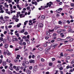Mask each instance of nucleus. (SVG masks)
Returning <instances> with one entry per match:
<instances>
[{
    "label": "nucleus",
    "instance_id": "obj_36",
    "mask_svg": "<svg viewBox=\"0 0 74 74\" xmlns=\"http://www.w3.org/2000/svg\"><path fill=\"white\" fill-rule=\"evenodd\" d=\"M43 49L42 47H40L38 48V50H39V51H42Z\"/></svg>",
    "mask_w": 74,
    "mask_h": 74
},
{
    "label": "nucleus",
    "instance_id": "obj_51",
    "mask_svg": "<svg viewBox=\"0 0 74 74\" xmlns=\"http://www.w3.org/2000/svg\"><path fill=\"white\" fill-rule=\"evenodd\" d=\"M53 31H54V29H53V30H50L49 29V31L50 32H53Z\"/></svg>",
    "mask_w": 74,
    "mask_h": 74
},
{
    "label": "nucleus",
    "instance_id": "obj_49",
    "mask_svg": "<svg viewBox=\"0 0 74 74\" xmlns=\"http://www.w3.org/2000/svg\"><path fill=\"white\" fill-rule=\"evenodd\" d=\"M57 32L58 33H60L61 32V30H58L57 31Z\"/></svg>",
    "mask_w": 74,
    "mask_h": 74
},
{
    "label": "nucleus",
    "instance_id": "obj_56",
    "mask_svg": "<svg viewBox=\"0 0 74 74\" xmlns=\"http://www.w3.org/2000/svg\"><path fill=\"white\" fill-rule=\"evenodd\" d=\"M67 22L68 23V24H70V21L69 20L67 21Z\"/></svg>",
    "mask_w": 74,
    "mask_h": 74
},
{
    "label": "nucleus",
    "instance_id": "obj_57",
    "mask_svg": "<svg viewBox=\"0 0 74 74\" xmlns=\"http://www.w3.org/2000/svg\"><path fill=\"white\" fill-rule=\"evenodd\" d=\"M73 40H74V39L73 38H71V39H70V40H69V41L70 42L73 41Z\"/></svg>",
    "mask_w": 74,
    "mask_h": 74
},
{
    "label": "nucleus",
    "instance_id": "obj_15",
    "mask_svg": "<svg viewBox=\"0 0 74 74\" xmlns=\"http://www.w3.org/2000/svg\"><path fill=\"white\" fill-rule=\"evenodd\" d=\"M39 27H43V24L41 23H40L38 25Z\"/></svg>",
    "mask_w": 74,
    "mask_h": 74
},
{
    "label": "nucleus",
    "instance_id": "obj_50",
    "mask_svg": "<svg viewBox=\"0 0 74 74\" xmlns=\"http://www.w3.org/2000/svg\"><path fill=\"white\" fill-rule=\"evenodd\" d=\"M15 34L16 36H17L18 37H19V34L18 33L16 34Z\"/></svg>",
    "mask_w": 74,
    "mask_h": 74
},
{
    "label": "nucleus",
    "instance_id": "obj_62",
    "mask_svg": "<svg viewBox=\"0 0 74 74\" xmlns=\"http://www.w3.org/2000/svg\"><path fill=\"white\" fill-rule=\"evenodd\" d=\"M60 74H64V73H63V72H62V71H60Z\"/></svg>",
    "mask_w": 74,
    "mask_h": 74
},
{
    "label": "nucleus",
    "instance_id": "obj_37",
    "mask_svg": "<svg viewBox=\"0 0 74 74\" xmlns=\"http://www.w3.org/2000/svg\"><path fill=\"white\" fill-rule=\"evenodd\" d=\"M12 64L10 63L9 64V67H12Z\"/></svg>",
    "mask_w": 74,
    "mask_h": 74
},
{
    "label": "nucleus",
    "instance_id": "obj_41",
    "mask_svg": "<svg viewBox=\"0 0 74 74\" xmlns=\"http://www.w3.org/2000/svg\"><path fill=\"white\" fill-rule=\"evenodd\" d=\"M49 53V51L48 50H47L45 52V54H48Z\"/></svg>",
    "mask_w": 74,
    "mask_h": 74
},
{
    "label": "nucleus",
    "instance_id": "obj_35",
    "mask_svg": "<svg viewBox=\"0 0 74 74\" xmlns=\"http://www.w3.org/2000/svg\"><path fill=\"white\" fill-rule=\"evenodd\" d=\"M0 41H3V38L2 37L0 38Z\"/></svg>",
    "mask_w": 74,
    "mask_h": 74
},
{
    "label": "nucleus",
    "instance_id": "obj_25",
    "mask_svg": "<svg viewBox=\"0 0 74 74\" xmlns=\"http://www.w3.org/2000/svg\"><path fill=\"white\" fill-rule=\"evenodd\" d=\"M25 29H23V30H22L21 31V33H24V32H25Z\"/></svg>",
    "mask_w": 74,
    "mask_h": 74
},
{
    "label": "nucleus",
    "instance_id": "obj_22",
    "mask_svg": "<svg viewBox=\"0 0 74 74\" xmlns=\"http://www.w3.org/2000/svg\"><path fill=\"white\" fill-rule=\"evenodd\" d=\"M8 47V45L7 44H6L5 45L4 47L5 48H7Z\"/></svg>",
    "mask_w": 74,
    "mask_h": 74
},
{
    "label": "nucleus",
    "instance_id": "obj_13",
    "mask_svg": "<svg viewBox=\"0 0 74 74\" xmlns=\"http://www.w3.org/2000/svg\"><path fill=\"white\" fill-rule=\"evenodd\" d=\"M6 53L8 55L10 56V55H11V53H10V52H9L8 50H6Z\"/></svg>",
    "mask_w": 74,
    "mask_h": 74
},
{
    "label": "nucleus",
    "instance_id": "obj_31",
    "mask_svg": "<svg viewBox=\"0 0 74 74\" xmlns=\"http://www.w3.org/2000/svg\"><path fill=\"white\" fill-rule=\"evenodd\" d=\"M46 34L47 36H49V35L50 34V33H49V32H48V31H47L46 32Z\"/></svg>",
    "mask_w": 74,
    "mask_h": 74
},
{
    "label": "nucleus",
    "instance_id": "obj_44",
    "mask_svg": "<svg viewBox=\"0 0 74 74\" xmlns=\"http://www.w3.org/2000/svg\"><path fill=\"white\" fill-rule=\"evenodd\" d=\"M24 34H25V35H27L28 34V33H27V32H25V33H24Z\"/></svg>",
    "mask_w": 74,
    "mask_h": 74
},
{
    "label": "nucleus",
    "instance_id": "obj_64",
    "mask_svg": "<svg viewBox=\"0 0 74 74\" xmlns=\"http://www.w3.org/2000/svg\"><path fill=\"white\" fill-rule=\"evenodd\" d=\"M12 25H10L8 26V28H11L12 27Z\"/></svg>",
    "mask_w": 74,
    "mask_h": 74
},
{
    "label": "nucleus",
    "instance_id": "obj_6",
    "mask_svg": "<svg viewBox=\"0 0 74 74\" xmlns=\"http://www.w3.org/2000/svg\"><path fill=\"white\" fill-rule=\"evenodd\" d=\"M32 41V44H34L35 42V38H32V39H31Z\"/></svg>",
    "mask_w": 74,
    "mask_h": 74
},
{
    "label": "nucleus",
    "instance_id": "obj_1",
    "mask_svg": "<svg viewBox=\"0 0 74 74\" xmlns=\"http://www.w3.org/2000/svg\"><path fill=\"white\" fill-rule=\"evenodd\" d=\"M58 45V44H56L55 45H54L53 44H52L51 45V46H52V47H53V49H55V48H56V47Z\"/></svg>",
    "mask_w": 74,
    "mask_h": 74
},
{
    "label": "nucleus",
    "instance_id": "obj_11",
    "mask_svg": "<svg viewBox=\"0 0 74 74\" xmlns=\"http://www.w3.org/2000/svg\"><path fill=\"white\" fill-rule=\"evenodd\" d=\"M18 41V39L17 38H13V41Z\"/></svg>",
    "mask_w": 74,
    "mask_h": 74
},
{
    "label": "nucleus",
    "instance_id": "obj_23",
    "mask_svg": "<svg viewBox=\"0 0 74 74\" xmlns=\"http://www.w3.org/2000/svg\"><path fill=\"white\" fill-rule=\"evenodd\" d=\"M3 5H0V11L3 10Z\"/></svg>",
    "mask_w": 74,
    "mask_h": 74
},
{
    "label": "nucleus",
    "instance_id": "obj_55",
    "mask_svg": "<svg viewBox=\"0 0 74 74\" xmlns=\"http://www.w3.org/2000/svg\"><path fill=\"white\" fill-rule=\"evenodd\" d=\"M49 65L50 66H52V63L50 62L49 63Z\"/></svg>",
    "mask_w": 74,
    "mask_h": 74
},
{
    "label": "nucleus",
    "instance_id": "obj_4",
    "mask_svg": "<svg viewBox=\"0 0 74 74\" xmlns=\"http://www.w3.org/2000/svg\"><path fill=\"white\" fill-rule=\"evenodd\" d=\"M48 7V6H41V8L42 10H44L45 8H47Z\"/></svg>",
    "mask_w": 74,
    "mask_h": 74
},
{
    "label": "nucleus",
    "instance_id": "obj_19",
    "mask_svg": "<svg viewBox=\"0 0 74 74\" xmlns=\"http://www.w3.org/2000/svg\"><path fill=\"white\" fill-rule=\"evenodd\" d=\"M22 65L23 66H24L25 69H26L27 68V66L24 63H23Z\"/></svg>",
    "mask_w": 74,
    "mask_h": 74
},
{
    "label": "nucleus",
    "instance_id": "obj_3",
    "mask_svg": "<svg viewBox=\"0 0 74 74\" xmlns=\"http://www.w3.org/2000/svg\"><path fill=\"white\" fill-rule=\"evenodd\" d=\"M62 10H63V9L62 8H59L56 10V12L57 13H60L61 11H62Z\"/></svg>",
    "mask_w": 74,
    "mask_h": 74
},
{
    "label": "nucleus",
    "instance_id": "obj_28",
    "mask_svg": "<svg viewBox=\"0 0 74 74\" xmlns=\"http://www.w3.org/2000/svg\"><path fill=\"white\" fill-rule=\"evenodd\" d=\"M5 22H6V20H3L1 21V23H5Z\"/></svg>",
    "mask_w": 74,
    "mask_h": 74
},
{
    "label": "nucleus",
    "instance_id": "obj_46",
    "mask_svg": "<svg viewBox=\"0 0 74 74\" xmlns=\"http://www.w3.org/2000/svg\"><path fill=\"white\" fill-rule=\"evenodd\" d=\"M71 7H74V3H72L71 4Z\"/></svg>",
    "mask_w": 74,
    "mask_h": 74
},
{
    "label": "nucleus",
    "instance_id": "obj_60",
    "mask_svg": "<svg viewBox=\"0 0 74 74\" xmlns=\"http://www.w3.org/2000/svg\"><path fill=\"white\" fill-rule=\"evenodd\" d=\"M64 27L65 29H67V28H68V27H68V26H64Z\"/></svg>",
    "mask_w": 74,
    "mask_h": 74
},
{
    "label": "nucleus",
    "instance_id": "obj_9",
    "mask_svg": "<svg viewBox=\"0 0 74 74\" xmlns=\"http://www.w3.org/2000/svg\"><path fill=\"white\" fill-rule=\"evenodd\" d=\"M52 47V46H49V47H48L47 49H46V50H47V51H49V50H50V49L51 48V47Z\"/></svg>",
    "mask_w": 74,
    "mask_h": 74
},
{
    "label": "nucleus",
    "instance_id": "obj_17",
    "mask_svg": "<svg viewBox=\"0 0 74 74\" xmlns=\"http://www.w3.org/2000/svg\"><path fill=\"white\" fill-rule=\"evenodd\" d=\"M57 41H62L63 40H64V39H61L60 38H58V39H57Z\"/></svg>",
    "mask_w": 74,
    "mask_h": 74
},
{
    "label": "nucleus",
    "instance_id": "obj_30",
    "mask_svg": "<svg viewBox=\"0 0 74 74\" xmlns=\"http://www.w3.org/2000/svg\"><path fill=\"white\" fill-rule=\"evenodd\" d=\"M0 19L1 20H3V15H1L0 17Z\"/></svg>",
    "mask_w": 74,
    "mask_h": 74
},
{
    "label": "nucleus",
    "instance_id": "obj_42",
    "mask_svg": "<svg viewBox=\"0 0 74 74\" xmlns=\"http://www.w3.org/2000/svg\"><path fill=\"white\" fill-rule=\"evenodd\" d=\"M16 18V17L15 16V15H14L13 16V17L12 18V19L13 20H14V19H15Z\"/></svg>",
    "mask_w": 74,
    "mask_h": 74
},
{
    "label": "nucleus",
    "instance_id": "obj_12",
    "mask_svg": "<svg viewBox=\"0 0 74 74\" xmlns=\"http://www.w3.org/2000/svg\"><path fill=\"white\" fill-rule=\"evenodd\" d=\"M4 18L6 19V21H8V19H9V17L7 16H5Z\"/></svg>",
    "mask_w": 74,
    "mask_h": 74
},
{
    "label": "nucleus",
    "instance_id": "obj_21",
    "mask_svg": "<svg viewBox=\"0 0 74 74\" xmlns=\"http://www.w3.org/2000/svg\"><path fill=\"white\" fill-rule=\"evenodd\" d=\"M6 62H7V63H11V60H8V59H7L6 60Z\"/></svg>",
    "mask_w": 74,
    "mask_h": 74
},
{
    "label": "nucleus",
    "instance_id": "obj_40",
    "mask_svg": "<svg viewBox=\"0 0 74 74\" xmlns=\"http://www.w3.org/2000/svg\"><path fill=\"white\" fill-rule=\"evenodd\" d=\"M43 46L44 47H46L47 46V44H43Z\"/></svg>",
    "mask_w": 74,
    "mask_h": 74
},
{
    "label": "nucleus",
    "instance_id": "obj_59",
    "mask_svg": "<svg viewBox=\"0 0 74 74\" xmlns=\"http://www.w3.org/2000/svg\"><path fill=\"white\" fill-rule=\"evenodd\" d=\"M30 7L28 6L27 8V10H30Z\"/></svg>",
    "mask_w": 74,
    "mask_h": 74
},
{
    "label": "nucleus",
    "instance_id": "obj_26",
    "mask_svg": "<svg viewBox=\"0 0 74 74\" xmlns=\"http://www.w3.org/2000/svg\"><path fill=\"white\" fill-rule=\"evenodd\" d=\"M66 51H70V52H72V51H73V49H67Z\"/></svg>",
    "mask_w": 74,
    "mask_h": 74
},
{
    "label": "nucleus",
    "instance_id": "obj_61",
    "mask_svg": "<svg viewBox=\"0 0 74 74\" xmlns=\"http://www.w3.org/2000/svg\"><path fill=\"white\" fill-rule=\"evenodd\" d=\"M1 36L2 37H3L4 36V34H1Z\"/></svg>",
    "mask_w": 74,
    "mask_h": 74
},
{
    "label": "nucleus",
    "instance_id": "obj_52",
    "mask_svg": "<svg viewBox=\"0 0 74 74\" xmlns=\"http://www.w3.org/2000/svg\"><path fill=\"white\" fill-rule=\"evenodd\" d=\"M41 62H44L45 61V60L43 58H41Z\"/></svg>",
    "mask_w": 74,
    "mask_h": 74
},
{
    "label": "nucleus",
    "instance_id": "obj_39",
    "mask_svg": "<svg viewBox=\"0 0 74 74\" xmlns=\"http://www.w3.org/2000/svg\"><path fill=\"white\" fill-rule=\"evenodd\" d=\"M61 32H66V30L65 29H62L61 30Z\"/></svg>",
    "mask_w": 74,
    "mask_h": 74
},
{
    "label": "nucleus",
    "instance_id": "obj_58",
    "mask_svg": "<svg viewBox=\"0 0 74 74\" xmlns=\"http://www.w3.org/2000/svg\"><path fill=\"white\" fill-rule=\"evenodd\" d=\"M12 24H13V25H14V22H10L9 23V25H11Z\"/></svg>",
    "mask_w": 74,
    "mask_h": 74
},
{
    "label": "nucleus",
    "instance_id": "obj_63",
    "mask_svg": "<svg viewBox=\"0 0 74 74\" xmlns=\"http://www.w3.org/2000/svg\"><path fill=\"white\" fill-rule=\"evenodd\" d=\"M33 68V67L32 66H30L29 67V70H32Z\"/></svg>",
    "mask_w": 74,
    "mask_h": 74
},
{
    "label": "nucleus",
    "instance_id": "obj_45",
    "mask_svg": "<svg viewBox=\"0 0 74 74\" xmlns=\"http://www.w3.org/2000/svg\"><path fill=\"white\" fill-rule=\"evenodd\" d=\"M15 20H16V22H18L19 21V19L18 18H16L15 19Z\"/></svg>",
    "mask_w": 74,
    "mask_h": 74
},
{
    "label": "nucleus",
    "instance_id": "obj_14",
    "mask_svg": "<svg viewBox=\"0 0 74 74\" xmlns=\"http://www.w3.org/2000/svg\"><path fill=\"white\" fill-rule=\"evenodd\" d=\"M22 24L21 23H19V24H18L16 25L17 27H19Z\"/></svg>",
    "mask_w": 74,
    "mask_h": 74
},
{
    "label": "nucleus",
    "instance_id": "obj_47",
    "mask_svg": "<svg viewBox=\"0 0 74 74\" xmlns=\"http://www.w3.org/2000/svg\"><path fill=\"white\" fill-rule=\"evenodd\" d=\"M6 40H7L6 39H4L3 40V43H5V42H6Z\"/></svg>",
    "mask_w": 74,
    "mask_h": 74
},
{
    "label": "nucleus",
    "instance_id": "obj_48",
    "mask_svg": "<svg viewBox=\"0 0 74 74\" xmlns=\"http://www.w3.org/2000/svg\"><path fill=\"white\" fill-rule=\"evenodd\" d=\"M12 0H8V3H11L12 2Z\"/></svg>",
    "mask_w": 74,
    "mask_h": 74
},
{
    "label": "nucleus",
    "instance_id": "obj_32",
    "mask_svg": "<svg viewBox=\"0 0 74 74\" xmlns=\"http://www.w3.org/2000/svg\"><path fill=\"white\" fill-rule=\"evenodd\" d=\"M60 35L61 37H64V35L63 34V33H61L60 34Z\"/></svg>",
    "mask_w": 74,
    "mask_h": 74
},
{
    "label": "nucleus",
    "instance_id": "obj_20",
    "mask_svg": "<svg viewBox=\"0 0 74 74\" xmlns=\"http://www.w3.org/2000/svg\"><path fill=\"white\" fill-rule=\"evenodd\" d=\"M20 57L21 56H20V55H17L16 58V59H19V58H20Z\"/></svg>",
    "mask_w": 74,
    "mask_h": 74
},
{
    "label": "nucleus",
    "instance_id": "obj_29",
    "mask_svg": "<svg viewBox=\"0 0 74 74\" xmlns=\"http://www.w3.org/2000/svg\"><path fill=\"white\" fill-rule=\"evenodd\" d=\"M41 19H45V16H42L41 17Z\"/></svg>",
    "mask_w": 74,
    "mask_h": 74
},
{
    "label": "nucleus",
    "instance_id": "obj_27",
    "mask_svg": "<svg viewBox=\"0 0 74 74\" xmlns=\"http://www.w3.org/2000/svg\"><path fill=\"white\" fill-rule=\"evenodd\" d=\"M9 5L10 6V8L11 9H12V5L10 4H9Z\"/></svg>",
    "mask_w": 74,
    "mask_h": 74
},
{
    "label": "nucleus",
    "instance_id": "obj_2",
    "mask_svg": "<svg viewBox=\"0 0 74 74\" xmlns=\"http://www.w3.org/2000/svg\"><path fill=\"white\" fill-rule=\"evenodd\" d=\"M53 4V3L52 2H50L49 3H47V5L46 6H48L49 7H50L51 6V5Z\"/></svg>",
    "mask_w": 74,
    "mask_h": 74
},
{
    "label": "nucleus",
    "instance_id": "obj_43",
    "mask_svg": "<svg viewBox=\"0 0 74 74\" xmlns=\"http://www.w3.org/2000/svg\"><path fill=\"white\" fill-rule=\"evenodd\" d=\"M59 69L60 70H62L63 69V67H61L59 68Z\"/></svg>",
    "mask_w": 74,
    "mask_h": 74
},
{
    "label": "nucleus",
    "instance_id": "obj_5",
    "mask_svg": "<svg viewBox=\"0 0 74 74\" xmlns=\"http://www.w3.org/2000/svg\"><path fill=\"white\" fill-rule=\"evenodd\" d=\"M26 72L27 74H31L32 73V71L29 70L27 69L26 70Z\"/></svg>",
    "mask_w": 74,
    "mask_h": 74
},
{
    "label": "nucleus",
    "instance_id": "obj_8",
    "mask_svg": "<svg viewBox=\"0 0 74 74\" xmlns=\"http://www.w3.org/2000/svg\"><path fill=\"white\" fill-rule=\"evenodd\" d=\"M8 40L10 42L11 41V37L10 36H8L7 38Z\"/></svg>",
    "mask_w": 74,
    "mask_h": 74
},
{
    "label": "nucleus",
    "instance_id": "obj_34",
    "mask_svg": "<svg viewBox=\"0 0 74 74\" xmlns=\"http://www.w3.org/2000/svg\"><path fill=\"white\" fill-rule=\"evenodd\" d=\"M25 64H29V62L27 61H25Z\"/></svg>",
    "mask_w": 74,
    "mask_h": 74
},
{
    "label": "nucleus",
    "instance_id": "obj_24",
    "mask_svg": "<svg viewBox=\"0 0 74 74\" xmlns=\"http://www.w3.org/2000/svg\"><path fill=\"white\" fill-rule=\"evenodd\" d=\"M3 64V66H5L7 64V63H6V62H2Z\"/></svg>",
    "mask_w": 74,
    "mask_h": 74
},
{
    "label": "nucleus",
    "instance_id": "obj_16",
    "mask_svg": "<svg viewBox=\"0 0 74 74\" xmlns=\"http://www.w3.org/2000/svg\"><path fill=\"white\" fill-rule=\"evenodd\" d=\"M19 68H20V67L19 66H16V71L19 70Z\"/></svg>",
    "mask_w": 74,
    "mask_h": 74
},
{
    "label": "nucleus",
    "instance_id": "obj_33",
    "mask_svg": "<svg viewBox=\"0 0 74 74\" xmlns=\"http://www.w3.org/2000/svg\"><path fill=\"white\" fill-rule=\"evenodd\" d=\"M8 73H9V74H12V72L10 71H8Z\"/></svg>",
    "mask_w": 74,
    "mask_h": 74
},
{
    "label": "nucleus",
    "instance_id": "obj_10",
    "mask_svg": "<svg viewBox=\"0 0 74 74\" xmlns=\"http://www.w3.org/2000/svg\"><path fill=\"white\" fill-rule=\"evenodd\" d=\"M19 16L20 18H23L24 17H25V15L22 14H21L19 15Z\"/></svg>",
    "mask_w": 74,
    "mask_h": 74
},
{
    "label": "nucleus",
    "instance_id": "obj_53",
    "mask_svg": "<svg viewBox=\"0 0 74 74\" xmlns=\"http://www.w3.org/2000/svg\"><path fill=\"white\" fill-rule=\"evenodd\" d=\"M27 38H28V39H29V38H30V36H29V35H28L27 36Z\"/></svg>",
    "mask_w": 74,
    "mask_h": 74
},
{
    "label": "nucleus",
    "instance_id": "obj_54",
    "mask_svg": "<svg viewBox=\"0 0 74 74\" xmlns=\"http://www.w3.org/2000/svg\"><path fill=\"white\" fill-rule=\"evenodd\" d=\"M40 56H38L37 57V58L38 59H40Z\"/></svg>",
    "mask_w": 74,
    "mask_h": 74
},
{
    "label": "nucleus",
    "instance_id": "obj_7",
    "mask_svg": "<svg viewBox=\"0 0 74 74\" xmlns=\"http://www.w3.org/2000/svg\"><path fill=\"white\" fill-rule=\"evenodd\" d=\"M35 61L34 60H29V62L31 63H34V62Z\"/></svg>",
    "mask_w": 74,
    "mask_h": 74
},
{
    "label": "nucleus",
    "instance_id": "obj_18",
    "mask_svg": "<svg viewBox=\"0 0 74 74\" xmlns=\"http://www.w3.org/2000/svg\"><path fill=\"white\" fill-rule=\"evenodd\" d=\"M16 12V11L15 10H11V14H12V13H15Z\"/></svg>",
    "mask_w": 74,
    "mask_h": 74
},
{
    "label": "nucleus",
    "instance_id": "obj_38",
    "mask_svg": "<svg viewBox=\"0 0 74 74\" xmlns=\"http://www.w3.org/2000/svg\"><path fill=\"white\" fill-rule=\"evenodd\" d=\"M9 69L10 70H11L12 71L13 70V68L12 67H9Z\"/></svg>",
    "mask_w": 74,
    "mask_h": 74
}]
</instances>
